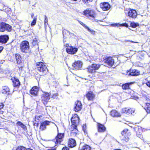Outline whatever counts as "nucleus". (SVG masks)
Segmentation results:
<instances>
[{"instance_id": "c03bdc74", "label": "nucleus", "mask_w": 150, "mask_h": 150, "mask_svg": "<svg viewBox=\"0 0 150 150\" xmlns=\"http://www.w3.org/2000/svg\"><path fill=\"white\" fill-rule=\"evenodd\" d=\"M146 84L148 87L150 88V81H148L146 83Z\"/></svg>"}, {"instance_id": "f03ea898", "label": "nucleus", "mask_w": 150, "mask_h": 150, "mask_svg": "<svg viewBox=\"0 0 150 150\" xmlns=\"http://www.w3.org/2000/svg\"><path fill=\"white\" fill-rule=\"evenodd\" d=\"M12 30V27L8 24L4 23H0V32H4L5 30L11 31Z\"/></svg>"}, {"instance_id": "2f4dec72", "label": "nucleus", "mask_w": 150, "mask_h": 150, "mask_svg": "<svg viewBox=\"0 0 150 150\" xmlns=\"http://www.w3.org/2000/svg\"><path fill=\"white\" fill-rule=\"evenodd\" d=\"M90 147L88 145H83L80 150H90Z\"/></svg>"}, {"instance_id": "cd10ccee", "label": "nucleus", "mask_w": 150, "mask_h": 150, "mask_svg": "<svg viewBox=\"0 0 150 150\" xmlns=\"http://www.w3.org/2000/svg\"><path fill=\"white\" fill-rule=\"evenodd\" d=\"M16 58L18 64L21 63V57L19 54H16Z\"/></svg>"}, {"instance_id": "aec40b11", "label": "nucleus", "mask_w": 150, "mask_h": 150, "mask_svg": "<svg viewBox=\"0 0 150 150\" xmlns=\"http://www.w3.org/2000/svg\"><path fill=\"white\" fill-rule=\"evenodd\" d=\"M76 145V141L75 140L71 138L69 139L68 142V146L70 147H73Z\"/></svg>"}, {"instance_id": "6e6d98bb", "label": "nucleus", "mask_w": 150, "mask_h": 150, "mask_svg": "<svg viewBox=\"0 0 150 150\" xmlns=\"http://www.w3.org/2000/svg\"><path fill=\"white\" fill-rule=\"evenodd\" d=\"M0 10H1V11H3V10H1V9H0Z\"/></svg>"}, {"instance_id": "5701e85b", "label": "nucleus", "mask_w": 150, "mask_h": 150, "mask_svg": "<svg viewBox=\"0 0 150 150\" xmlns=\"http://www.w3.org/2000/svg\"><path fill=\"white\" fill-rule=\"evenodd\" d=\"M110 115L113 117H119L121 116L120 113L115 110H112L110 112Z\"/></svg>"}, {"instance_id": "2eb2a0df", "label": "nucleus", "mask_w": 150, "mask_h": 150, "mask_svg": "<svg viewBox=\"0 0 150 150\" xmlns=\"http://www.w3.org/2000/svg\"><path fill=\"white\" fill-rule=\"evenodd\" d=\"M127 74L132 76H137L140 74V72L137 70H130V71L127 72Z\"/></svg>"}, {"instance_id": "20e7f679", "label": "nucleus", "mask_w": 150, "mask_h": 150, "mask_svg": "<svg viewBox=\"0 0 150 150\" xmlns=\"http://www.w3.org/2000/svg\"><path fill=\"white\" fill-rule=\"evenodd\" d=\"M67 48L66 50L67 53L70 54H74L78 51V48L72 46H69L68 44H66L64 45Z\"/></svg>"}, {"instance_id": "0eeeda50", "label": "nucleus", "mask_w": 150, "mask_h": 150, "mask_svg": "<svg viewBox=\"0 0 150 150\" xmlns=\"http://www.w3.org/2000/svg\"><path fill=\"white\" fill-rule=\"evenodd\" d=\"M71 120L72 123L71 127H76V126L79 123V119L76 114H75L73 116Z\"/></svg>"}, {"instance_id": "4d7b16f0", "label": "nucleus", "mask_w": 150, "mask_h": 150, "mask_svg": "<svg viewBox=\"0 0 150 150\" xmlns=\"http://www.w3.org/2000/svg\"><path fill=\"white\" fill-rule=\"evenodd\" d=\"M67 80H68L67 78Z\"/></svg>"}, {"instance_id": "603ef678", "label": "nucleus", "mask_w": 150, "mask_h": 150, "mask_svg": "<svg viewBox=\"0 0 150 150\" xmlns=\"http://www.w3.org/2000/svg\"><path fill=\"white\" fill-rule=\"evenodd\" d=\"M134 99L135 100H137V99H138V98L137 97H135Z\"/></svg>"}, {"instance_id": "e433bc0d", "label": "nucleus", "mask_w": 150, "mask_h": 150, "mask_svg": "<svg viewBox=\"0 0 150 150\" xmlns=\"http://www.w3.org/2000/svg\"><path fill=\"white\" fill-rule=\"evenodd\" d=\"M16 150H27V149L23 146L18 147Z\"/></svg>"}, {"instance_id": "a19ab883", "label": "nucleus", "mask_w": 150, "mask_h": 150, "mask_svg": "<svg viewBox=\"0 0 150 150\" xmlns=\"http://www.w3.org/2000/svg\"><path fill=\"white\" fill-rule=\"evenodd\" d=\"M3 105L2 103H1L0 105V113L1 114H2L3 113V111L1 110V109L3 108Z\"/></svg>"}, {"instance_id": "a18cd8bd", "label": "nucleus", "mask_w": 150, "mask_h": 150, "mask_svg": "<svg viewBox=\"0 0 150 150\" xmlns=\"http://www.w3.org/2000/svg\"><path fill=\"white\" fill-rule=\"evenodd\" d=\"M62 150H69V148L67 147H64L62 149Z\"/></svg>"}, {"instance_id": "b1692460", "label": "nucleus", "mask_w": 150, "mask_h": 150, "mask_svg": "<svg viewBox=\"0 0 150 150\" xmlns=\"http://www.w3.org/2000/svg\"><path fill=\"white\" fill-rule=\"evenodd\" d=\"M50 122L46 121L42 123L41 124L40 129L42 130L45 129L46 128V126L49 125Z\"/></svg>"}, {"instance_id": "bb28decb", "label": "nucleus", "mask_w": 150, "mask_h": 150, "mask_svg": "<svg viewBox=\"0 0 150 150\" xmlns=\"http://www.w3.org/2000/svg\"><path fill=\"white\" fill-rule=\"evenodd\" d=\"M144 108L147 113H150V103H146Z\"/></svg>"}, {"instance_id": "de8ad7c7", "label": "nucleus", "mask_w": 150, "mask_h": 150, "mask_svg": "<svg viewBox=\"0 0 150 150\" xmlns=\"http://www.w3.org/2000/svg\"><path fill=\"white\" fill-rule=\"evenodd\" d=\"M18 67L19 68V70H21L23 69V66L21 65L20 67Z\"/></svg>"}, {"instance_id": "9d476101", "label": "nucleus", "mask_w": 150, "mask_h": 150, "mask_svg": "<svg viewBox=\"0 0 150 150\" xmlns=\"http://www.w3.org/2000/svg\"><path fill=\"white\" fill-rule=\"evenodd\" d=\"M83 63L80 61L75 62L72 65L73 67L75 70H79L82 67Z\"/></svg>"}, {"instance_id": "39448f33", "label": "nucleus", "mask_w": 150, "mask_h": 150, "mask_svg": "<svg viewBox=\"0 0 150 150\" xmlns=\"http://www.w3.org/2000/svg\"><path fill=\"white\" fill-rule=\"evenodd\" d=\"M50 94L49 93L44 92L42 94L41 99L44 105H46L48 102L50 98Z\"/></svg>"}, {"instance_id": "f3484780", "label": "nucleus", "mask_w": 150, "mask_h": 150, "mask_svg": "<svg viewBox=\"0 0 150 150\" xmlns=\"http://www.w3.org/2000/svg\"><path fill=\"white\" fill-rule=\"evenodd\" d=\"M38 91V88L37 86L33 87L30 91V93L31 95L36 96Z\"/></svg>"}, {"instance_id": "f704fd0d", "label": "nucleus", "mask_w": 150, "mask_h": 150, "mask_svg": "<svg viewBox=\"0 0 150 150\" xmlns=\"http://www.w3.org/2000/svg\"><path fill=\"white\" fill-rule=\"evenodd\" d=\"M83 26L86 27V28L91 33L93 34H95V32L92 30H91L88 27H86V25L84 24H83Z\"/></svg>"}, {"instance_id": "dca6fc26", "label": "nucleus", "mask_w": 150, "mask_h": 150, "mask_svg": "<svg viewBox=\"0 0 150 150\" xmlns=\"http://www.w3.org/2000/svg\"><path fill=\"white\" fill-rule=\"evenodd\" d=\"M12 80L13 83L14 87L17 88H18L20 86L19 80L15 77H13L12 78Z\"/></svg>"}, {"instance_id": "c756f323", "label": "nucleus", "mask_w": 150, "mask_h": 150, "mask_svg": "<svg viewBox=\"0 0 150 150\" xmlns=\"http://www.w3.org/2000/svg\"><path fill=\"white\" fill-rule=\"evenodd\" d=\"M16 125L17 126L21 127L25 130L26 129V126L20 121H18L16 123Z\"/></svg>"}, {"instance_id": "09e8293b", "label": "nucleus", "mask_w": 150, "mask_h": 150, "mask_svg": "<svg viewBox=\"0 0 150 150\" xmlns=\"http://www.w3.org/2000/svg\"><path fill=\"white\" fill-rule=\"evenodd\" d=\"M3 49V47L0 46V53L1 52V51Z\"/></svg>"}, {"instance_id": "f8f14e48", "label": "nucleus", "mask_w": 150, "mask_h": 150, "mask_svg": "<svg viewBox=\"0 0 150 150\" xmlns=\"http://www.w3.org/2000/svg\"><path fill=\"white\" fill-rule=\"evenodd\" d=\"M128 130L125 129H124L121 133L122 134V139L125 140L126 142H127L128 141V137L127 136V132Z\"/></svg>"}, {"instance_id": "6ab92c4d", "label": "nucleus", "mask_w": 150, "mask_h": 150, "mask_svg": "<svg viewBox=\"0 0 150 150\" xmlns=\"http://www.w3.org/2000/svg\"><path fill=\"white\" fill-rule=\"evenodd\" d=\"M86 97L88 100H92L94 98L95 95L92 92L90 91L87 93Z\"/></svg>"}, {"instance_id": "ddd939ff", "label": "nucleus", "mask_w": 150, "mask_h": 150, "mask_svg": "<svg viewBox=\"0 0 150 150\" xmlns=\"http://www.w3.org/2000/svg\"><path fill=\"white\" fill-rule=\"evenodd\" d=\"M100 8L104 11H106L108 10L110 8V4L106 2H103L101 3L100 5Z\"/></svg>"}, {"instance_id": "423d86ee", "label": "nucleus", "mask_w": 150, "mask_h": 150, "mask_svg": "<svg viewBox=\"0 0 150 150\" xmlns=\"http://www.w3.org/2000/svg\"><path fill=\"white\" fill-rule=\"evenodd\" d=\"M36 66L38 70L40 72L46 73L47 68L44 63L41 62H38L36 63Z\"/></svg>"}, {"instance_id": "37998d69", "label": "nucleus", "mask_w": 150, "mask_h": 150, "mask_svg": "<svg viewBox=\"0 0 150 150\" xmlns=\"http://www.w3.org/2000/svg\"><path fill=\"white\" fill-rule=\"evenodd\" d=\"M58 94L57 93H55L53 95L52 97L54 98L57 99V98Z\"/></svg>"}, {"instance_id": "393cba45", "label": "nucleus", "mask_w": 150, "mask_h": 150, "mask_svg": "<svg viewBox=\"0 0 150 150\" xmlns=\"http://www.w3.org/2000/svg\"><path fill=\"white\" fill-rule=\"evenodd\" d=\"M98 131L100 132H104L106 130V128L103 125L99 123L98 125Z\"/></svg>"}, {"instance_id": "4468645a", "label": "nucleus", "mask_w": 150, "mask_h": 150, "mask_svg": "<svg viewBox=\"0 0 150 150\" xmlns=\"http://www.w3.org/2000/svg\"><path fill=\"white\" fill-rule=\"evenodd\" d=\"M9 39V37L7 35H2L0 36V43L2 44L6 43Z\"/></svg>"}, {"instance_id": "7ed1b4c3", "label": "nucleus", "mask_w": 150, "mask_h": 150, "mask_svg": "<svg viewBox=\"0 0 150 150\" xmlns=\"http://www.w3.org/2000/svg\"><path fill=\"white\" fill-rule=\"evenodd\" d=\"M20 47L22 52H27L29 48V42L26 41L22 42L20 44Z\"/></svg>"}, {"instance_id": "412c9836", "label": "nucleus", "mask_w": 150, "mask_h": 150, "mask_svg": "<svg viewBox=\"0 0 150 150\" xmlns=\"http://www.w3.org/2000/svg\"><path fill=\"white\" fill-rule=\"evenodd\" d=\"M105 63L110 67H112L114 64V62L113 59L111 57H109L105 61Z\"/></svg>"}, {"instance_id": "58836bf2", "label": "nucleus", "mask_w": 150, "mask_h": 150, "mask_svg": "<svg viewBox=\"0 0 150 150\" xmlns=\"http://www.w3.org/2000/svg\"><path fill=\"white\" fill-rule=\"evenodd\" d=\"M115 25H119L120 26H125V27H128V25H127V24L126 23H123V24H120L119 23H116V24H115Z\"/></svg>"}, {"instance_id": "4c0bfd02", "label": "nucleus", "mask_w": 150, "mask_h": 150, "mask_svg": "<svg viewBox=\"0 0 150 150\" xmlns=\"http://www.w3.org/2000/svg\"><path fill=\"white\" fill-rule=\"evenodd\" d=\"M42 116H36L35 117V121L38 122H39V120L41 119V117H42Z\"/></svg>"}, {"instance_id": "1a4fd4ad", "label": "nucleus", "mask_w": 150, "mask_h": 150, "mask_svg": "<svg viewBox=\"0 0 150 150\" xmlns=\"http://www.w3.org/2000/svg\"><path fill=\"white\" fill-rule=\"evenodd\" d=\"M128 16L129 17L135 18L137 16V13L135 10L130 9L128 12Z\"/></svg>"}, {"instance_id": "9b49d317", "label": "nucleus", "mask_w": 150, "mask_h": 150, "mask_svg": "<svg viewBox=\"0 0 150 150\" xmlns=\"http://www.w3.org/2000/svg\"><path fill=\"white\" fill-rule=\"evenodd\" d=\"M82 105L81 101H77L75 103L74 110L76 112L80 111L82 108Z\"/></svg>"}, {"instance_id": "79ce46f5", "label": "nucleus", "mask_w": 150, "mask_h": 150, "mask_svg": "<svg viewBox=\"0 0 150 150\" xmlns=\"http://www.w3.org/2000/svg\"><path fill=\"white\" fill-rule=\"evenodd\" d=\"M83 2L87 4L92 1V0H83Z\"/></svg>"}, {"instance_id": "f257e3e1", "label": "nucleus", "mask_w": 150, "mask_h": 150, "mask_svg": "<svg viewBox=\"0 0 150 150\" xmlns=\"http://www.w3.org/2000/svg\"><path fill=\"white\" fill-rule=\"evenodd\" d=\"M100 65L99 64H93L88 66L87 68V71L89 73L93 74L96 72L100 67Z\"/></svg>"}, {"instance_id": "8fccbe9b", "label": "nucleus", "mask_w": 150, "mask_h": 150, "mask_svg": "<svg viewBox=\"0 0 150 150\" xmlns=\"http://www.w3.org/2000/svg\"><path fill=\"white\" fill-rule=\"evenodd\" d=\"M129 41H130L132 42L137 43V42H135L132 41L130 40H129Z\"/></svg>"}, {"instance_id": "72a5a7b5", "label": "nucleus", "mask_w": 150, "mask_h": 150, "mask_svg": "<svg viewBox=\"0 0 150 150\" xmlns=\"http://www.w3.org/2000/svg\"><path fill=\"white\" fill-rule=\"evenodd\" d=\"M32 43L34 46L37 44L38 43V39L36 38H35L33 39Z\"/></svg>"}, {"instance_id": "a878e982", "label": "nucleus", "mask_w": 150, "mask_h": 150, "mask_svg": "<svg viewBox=\"0 0 150 150\" xmlns=\"http://www.w3.org/2000/svg\"><path fill=\"white\" fill-rule=\"evenodd\" d=\"M74 127V128L73 129H71V136H76V135L77 134L78 132V131L76 128V126L75 127Z\"/></svg>"}, {"instance_id": "7c9ffc66", "label": "nucleus", "mask_w": 150, "mask_h": 150, "mask_svg": "<svg viewBox=\"0 0 150 150\" xmlns=\"http://www.w3.org/2000/svg\"><path fill=\"white\" fill-rule=\"evenodd\" d=\"M135 111V110L134 109L131 108H128L127 115H133Z\"/></svg>"}, {"instance_id": "c9c22d12", "label": "nucleus", "mask_w": 150, "mask_h": 150, "mask_svg": "<svg viewBox=\"0 0 150 150\" xmlns=\"http://www.w3.org/2000/svg\"><path fill=\"white\" fill-rule=\"evenodd\" d=\"M128 108H124L122 109V112L123 113H125L127 114Z\"/></svg>"}, {"instance_id": "3c124183", "label": "nucleus", "mask_w": 150, "mask_h": 150, "mask_svg": "<svg viewBox=\"0 0 150 150\" xmlns=\"http://www.w3.org/2000/svg\"><path fill=\"white\" fill-rule=\"evenodd\" d=\"M48 150H56L54 149H48Z\"/></svg>"}, {"instance_id": "4be33fe9", "label": "nucleus", "mask_w": 150, "mask_h": 150, "mask_svg": "<svg viewBox=\"0 0 150 150\" xmlns=\"http://www.w3.org/2000/svg\"><path fill=\"white\" fill-rule=\"evenodd\" d=\"M2 92L4 94H6L7 95L11 94L9 88L6 86H5L3 87Z\"/></svg>"}, {"instance_id": "c85d7f7f", "label": "nucleus", "mask_w": 150, "mask_h": 150, "mask_svg": "<svg viewBox=\"0 0 150 150\" xmlns=\"http://www.w3.org/2000/svg\"><path fill=\"white\" fill-rule=\"evenodd\" d=\"M133 83L132 82L125 83L122 85V87L123 89L126 90L129 88V85Z\"/></svg>"}, {"instance_id": "ea45409f", "label": "nucleus", "mask_w": 150, "mask_h": 150, "mask_svg": "<svg viewBox=\"0 0 150 150\" xmlns=\"http://www.w3.org/2000/svg\"><path fill=\"white\" fill-rule=\"evenodd\" d=\"M36 18H34L33 20L32 21L31 23V25L32 26H33L36 23Z\"/></svg>"}, {"instance_id": "6e6552de", "label": "nucleus", "mask_w": 150, "mask_h": 150, "mask_svg": "<svg viewBox=\"0 0 150 150\" xmlns=\"http://www.w3.org/2000/svg\"><path fill=\"white\" fill-rule=\"evenodd\" d=\"M84 14L86 16H90L91 17L93 18H94V21H101V20H98L97 19H94L95 17V14L93 11L87 10L85 11L84 12Z\"/></svg>"}, {"instance_id": "864d4df0", "label": "nucleus", "mask_w": 150, "mask_h": 150, "mask_svg": "<svg viewBox=\"0 0 150 150\" xmlns=\"http://www.w3.org/2000/svg\"><path fill=\"white\" fill-rule=\"evenodd\" d=\"M27 150H32V149H30V148H28L27 149Z\"/></svg>"}, {"instance_id": "5fc2aeb1", "label": "nucleus", "mask_w": 150, "mask_h": 150, "mask_svg": "<svg viewBox=\"0 0 150 150\" xmlns=\"http://www.w3.org/2000/svg\"><path fill=\"white\" fill-rule=\"evenodd\" d=\"M34 16V14H32V15H31V16L32 17Z\"/></svg>"}, {"instance_id": "473e14b6", "label": "nucleus", "mask_w": 150, "mask_h": 150, "mask_svg": "<svg viewBox=\"0 0 150 150\" xmlns=\"http://www.w3.org/2000/svg\"><path fill=\"white\" fill-rule=\"evenodd\" d=\"M130 25L132 27L135 28L139 26V25L138 23H135L134 22H132L131 23Z\"/></svg>"}, {"instance_id": "49530a36", "label": "nucleus", "mask_w": 150, "mask_h": 150, "mask_svg": "<svg viewBox=\"0 0 150 150\" xmlns=\"http://www.w3.org/2000/svg\"><path fill=\"white\" fill-rule=\"evenodd\" d=\"M48 22L47 19V17L45 16V23H47Z\"/></svg>"}, {"instance_id": "a211bd4d", "label": "nucleus", "mask_w": 150, "mask_h": 150, "mask_svg": "<svg viewBox=\"0 0 150 150\" xmlns=\"http://www.w3.org/2000/svg\"><path fill=\"white\" fill-rule=\"evenodd\" d=\"M64 136L62 133L58 134L55 138L56 143H60L62 141V138Z\"/></svg>"}, {"instance_id": "13d9d810", "label": "nucleus", "mask_w": 150, "mask_h": 150, "mask_svg": "<svg viewBox=\"0 0 150 150\" xmlns=\"http://www.w3.org/2000/svg\"><path fill=\"white\" fill-rule=\"evenodd\" d=\"M56 141V140H54V141Z\"/></svg>"}]
</instances>
